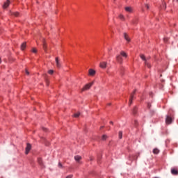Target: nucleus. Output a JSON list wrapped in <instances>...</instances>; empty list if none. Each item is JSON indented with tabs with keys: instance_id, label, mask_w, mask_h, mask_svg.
I'll use <instances>...</instances> for the list:
<instances>
[{
	"instance_id": "nucleus-1",
	"label": "nucleus",
	"mask_w": 178,
	"mask_h": 178,
	"mask_svg": "<svg viewBox=\"0 0 178 178\" xmlns=\"http://www.w3.org/2000/svg\"><path fill=\"white\" fill-rule=\"evenodd\" d=\"M94 84V82H90L89 83L86 84L83 88L81 89V92H84V91H87V90H90V88H91V87H92Z\"/></svg>"
},
{
	"instance_id": "nucleus-2",
	"label": "nucleus",
	"mask_w": 178,
	"mask_h": 178,
	"mask_svg": "<svg viewBox=\"0 0 178 178\" xmlns=\"http://www.w3.org/2000/svg\"><path fill=\"white\" fill-rule=\"evenodd\" d=\"M173 122V117L170 115H167L165 119V123L166 124H171V123Z\"/></svg>"
},
{
	"instance_id": "nucleus-3",
	"label": "nucleus",
	"mask_w": 178,
	"mask_h": 178,
	"mask_svg": "<svg viewBox=\"0 0 178 178\" xmlns=\"http://www.w3.org/2000/svg\"><path fill=\"white\" fill-rule=\"evenodd\" d=\"M31 150V145L30 143L26 144V147L25 149V154L27 155L29 152Z\"/></svg>"
},
{
	"instance_id": "nucleus-4",
	"label": "nucleus",
	"mask_w": 178,
	"mask_h": 178,
	"mask_svg": "<svg viewBox=\"0 0 178 178\" xmlns=\"http://www.w3.org/2000/svg\"><path fill=\"white\" fill-rule=\"evenodd\" d=\"M171 173L174 176H177V175H178V168L177 167H175V168H172L171 169Z\"/></svg>"
},
{
	"instance_id": "nucleus-5",
	"label": "nucleus",
	"mask_w": 178,
	"mask_h": 178,
	"mask_svg": "<svg viewBox=\"0 0 178 178\" xmlns=\"http://www.w3.org/2000/svg\"><path fill=\"white\" fill-rule=\"evenodd\" d=\"M116 59L118 63H123V57H122L121 54L118 55Z\"/></svg>"
},
{
	"instance_id": "nucleus-6",
	"label": "nucleus",
	"mask_w": 178,
	"mask_h": 178,
	"mask_svg": "<svg viewBox=\"0 0 178 178\" xmlns=\"http://www.w3.org/2000/svg\"><path fill=\"white\" fill-rule=\"evenodd\" d=\"M120 54H121L122 57L124 58V59H127L128 58V55H127V53H126V51H121L120 52Z\"/></svg>"
},
{
	"instance_id": "nucleus-7",
	"label": "nucleus",
	"mask_w": 178,
	"mask_h": 178,
	"mask_svg": "<svg viewBox=\"0 0 178 178\" xmlns=\"http://www.w3.org/2000/svg\"><path fill=\"white\" fill-rule=\"evenodd\" d=\"M108 65V63L105 62V61H103V62H101L100 64H99V67L102 68V69H106V65Z\"/></svg>"
},
{
	"instance_id": "nucleus-8",
	"label": "nucleus",
	"mask_w": 178,
	"mask_h": 178,
	"mask_svg": "<svg viewBox=\"0 0 178 178\" xmlns=\"http://www.w3.org/2000/svg\"><path fill=\"white\" fill-rule=\"evenodd\" d=\"M134 94H136V91H134L131 94V97H130V99H129V105H131V104H133V99H134Z\"/></svg>"
},
{
	"instance_id": "nucleus-9",
	"label": "nucleus",
	"mask_w": 178,
	"mask_h": 178,
	"mask_svg": "<svg viewBox=\"0 0 178 178\" xmlns=\"http://www.w3.org/2000/svg\"><path fill=\"white\" fill-rule=\"evenodd\" d=\"M10 4V1L9 0H7L6 2H4L3 5V9H6V8H8V6H9Z\"/></svg>"
},
{
	"instance_id": "nucleus-10",
	"label": "nucleus",
	"mask_w": 178,
	"mask_h": 178,
	"mask_svg": "<svg viewBox=\"0 0 178 178\" xmlns=\"http://www.w3.org/2000/svg\"><path fill=\"white\" fill-rule=\"evenodd\" d=\"M95 70H92V69H90L88 71V74L89 76H95Z\"/></svg>"
},
{
	"instance_id": "nucleus-11",
	"label": "nucleus",
	"mask_w": 178,
	"mask_h": 178,
	"mask_svg": "<svg viewBox=\"0 0 178 178\" xmlns=\"http://www.w3.org/2000/svg\"><path fill=\"white\" fill-rule=\"evenodd\" d=\"M125 10L128 13H133V8H131V7H125Z\"/></svg>"
},
{
	"instance_id": "nucleus-12",
	"label": "nucleus",
	"mask_w": 178,
	"mask_h": 178,
	"mask_svg": "<svg viewBox=\"0 0 178 178\" xmlns=\"http://www.w3.org/2000/svg\"><path fill=\"white\" fill-rule=\"evenodd\" d=\"M124 37L127 42H130V38H129V35H127V33H124Z\"/></svg>"
},
{
	"instance_id": "nucleus-13",
	"label": "nucleus",
	"mask_w": 178,
	"mask_h": 178,
	"mask_svg": "<svg viewBox=\"0 0 178 178\" xmlns=\"http://www.w3.org/2000/svg\"><path fill=\"white\" fill-rule=\"evenodd\" d=\"M56 63L57 67H60V63H59V58L58 57L56 58Z\"/></svg>"
},
{
	"instance_id": "nucleus-14",
	"label": "nucleus",
	"mask_w": 178,
	"mask_h": 178,
	"mask_svg": "<svg viewBox=\"0 0 178 178\" xmlns=\"http://www.w3.org/2000/svg\"><path fill=\"white\" fill-rule=\"evenodd\" d=\"M26 42H23L21 44V49H22V51H24V49H26Z\"/></svg>"
},
{
	"instance_id": "nucleus-15",
	"label": "nucleus",
	"mask_w": 178,
	"mask_h": 178,
	"mask_svg": "<svg viewBox=\"0 0 178 178\" xmlns=\"http://www.w3.org/2000/svg\"><path fill=\"white\" fill-rule=\"evenodd\" d=\"M74 159L76 161V162H79L81 159V156L77 155L74 156Z\"/></svg>"
},
{
	"instance_id": "nucleus-16",
	"label": "nucleus",
	"mask_w": 178,
	"mask_h": 178,
	"mask_svg": "<svg viewBox=\"0 0 178 178\" xmlns=\"http://www.w3.org/2000/svg\"><path fill=\"white\" fill-rule=\"evenodd\" d=\"M153 154H159V149L155 148L153 149Z\"/></svg>"
},
{
	"instance_id": "nucleus-17",
	"label": "nucleus",
	"mask_w": 178,
	"mask_h": 178,
	"mask_svg": "<svg viewBox=\"0 0 178 178\" xmlns=\"http://www.w3.org/2000/svg\"><path fill=\"white\" fill-rule=\"evenodd\" d=\"M140 58L142 59V60H143L145 62H146L147 61V59L145 58V56H144V54H140Z\"/></svg>"
},
{
	"instance_id": "nucleus-18",
	"label": "nucleus",
	"mask_w": 178,
	"mask_h": 178,
	"mask_svg": "<svg viewBox=\"0 0 178 178\" xmlns=\"http://www.w3.org/2000/svg\"><path fill=\"white\" fill-rule=\"evenodd\" d=\"M145 66H147V67H151V64H149V63L147 62V61H145Z\"/></svg>"
},
{
	"instance_id": "nucleus-19",
	"label": "nucleus",
	"mask_w": 178,
	"mask_h": 178,
	"mask_svg": "<svg viewBox=\"0 0 178 178\" xmlns=\"http://www.w3.org/2000/svg\"><path fill=\"white\" fill-rule=\"evenodd\" d=\"M119 19H120V20H124V16L122 14H120L119 15Z\"/></svg>"
},
{
	"instance_id": "nucleus-20",
	"label": "nucleus",
	"mask_w": 178,
	"mask_h": 178,
	"mask_svg": "<svg viewBox=\"0 0 178 178\" xmlns=\"http://www.w3.org/2000/svg\"><path fill=\"white\" fill-rule=\"evenodd\" d=\"M106 138H108V136L106 135H103L102 137V140H103V141H105Z\"/></svg>"
},
{
	"instance_id": "nucleus-21",
	"label": "nucleus",
	"mask_w": 178,
	"mask_h": 178,
	"mask_svg": "<svg viewBox=\"0 0 178 178\" xmlns=\"http://www.w3.org/2000/svg\"><path fill=\"white\" fill-rule=\"evenodd\" d=\"M79 116H80V113H76L74 114V118H79Z\"/></svg>"
},
{
	"instance_id": "nucleus-22",
	"label": "nucleus",
	"mask_w": 178,
	"mask_h": 178,
	"mask_svg": "<svg viewBox=\"0 0 178 178\" xmlns=\"http://www.w3.org/2000/svg\"><path fill=\"white\" fill-rule=\"evenodd\" d=\"M43 49H44V51H46L47 49V43H45V42H43Z\"/></svg>"
},
{
	"instance_id": "nucleus-23",
	"label": "nucleus",
	"mask_w": 178,
	"mask_h": 178,
	"mask_svg": "<svg viewBox=\"0 0 178 178\" xmlns=\"http://www.w3.org/2000/svg\"><path fill=\"white\" fill-rule=\"evenodd\" d=\"M31 52H33V54H37V49L33 48Z\"/></svg>"
},
{
	"instance_id": "nucleus-24",
	"label": "nucleus",
	"mask_w": 178,
	"mask_h": 178,
	"mask_svg": "<svg viewBox=\"0 0 178 178\" xmlns=\"http://www.w3.org/2000/svg\"><path fill=\"white\" fill-rule=\"evenodd\" d=\"M134 114L136 115L137 113V107H134L133 109Z\"/></svg>"
},
{
	"instance_id": "nucleus-25",
	"label": "nucleus",
	"mask_w": 178,
	"mask_h": 178,
	"mask_svg": "<svg viewBox=\"0 0 178 178\" xmlns=\"http://www.w3.org/2000/svg\"><path fill=\"white\" fill-rule=\"evenodd\" d=\"M48 73H49V74H54V70H49L48 71Z\"/></svg>"
},
{
	"instance_id": "nucleus-26",
	"label": "nucleus",
	"mask_w": 178,
	"mask_h": 178,
	"mask_svg": "<svg viewBox=\"0 0 178 178\" xmlns=\"http://www.w3.org/2000/svg\"><path fill=\"white\" fill-rule=\"evenodd\" d=\"M123 136V133L122 131L119 132V138H122V136Z\"/></svg>"
},
{
	"instance_id": "nucleus-27",
	"label": "nucleus",
	"mask_w": 178,
	"mask_h": 178,
	"mask_svg": "<svg viewBox=\"0 0 178 178\" xmlns=\"http://www.w3.org/2000/svg\"><path fill=\"white\" fill-rule=\"evenodd\" d=\"M145 8L147 10H149V6H148V4H145Z\"/></svg>"
},
{
	"instance_id": "nucleus-28",
	"label": "nucleus",
	"mask_w": 178,
	"mask_h": 178,
	"mask_svg": "<svg viewBox=\"0 0 178 178\" xmlns=\"http://www.w3.org/2000/svg\"><path fill=\"white\" fill-rule=\"evenodd\" d=\"M38 163L41 165L42 163V160L41 159H38Z\"/></svg>"
},
{
	"instance_id": "nucleus-29",
	"label": "nucleus",
	"mask_w": 178,
	"mask_h": 178,
	"mask_svg": "<svg viewBox=\"0 0 178 178\" xmlns=\"http://www.w3.org/2000/svg\"><path fill=\"white\" fill-rule=\"evenodd\" d=\"M45 81H46L47 86H49V81H48V79H46Z\"/></svg>"
},
{
	"instance_id": "nucleus-30",
	"label": "nucleus",
	"mask_w": 178,
	"mask_h": 178,
	"mask_svg": "<svg viewBox=\"0 0 178 178\" xmlns=\"http://www.w3.org/2000/svg\"><path fill=\"white\" fill-rule=\"evenodd\" d=\"M58 168H63V165H62V163H58Z\"/></svg>"
},
{
	"instance_id": "nucleus-31",
	"label": "nucleus",
	"mask_w": 178,
	"mask_h": 178,
	"mask_svg": "<svg viewBox=\"0 0 178 178\" xmlns=\"http://www.w3.org/2000/svg\"><path fill=\"white\" fill-rule=\"evenodd\" d=\"M14 15H15V16L17 17V16H19V13H15Z\"/></svg>"
},
{
	"instance_id": "nucleus-32",
	"label": "nucleus",
	"mask_w": 178,
	"mask_h": 178,
	"mask_svg": "<svg viewBox=\"0 0 178 178\" xmlns=\"http://www.w3.org/2000/svg\"><path fill=\"white\" fill-rule=\"evenodd\" d=\"M26 74L27 75L30 74V72H29V70H26Z\"/></svg>"
},
{
	"instance_id": "nucleus-33",
	"label": "nucleus",
	"mask_w": 178,
	"mask_h": 178,
	"mask_svg": "<svg viewBox=\"0 0 178 178\" xmlns=\"http://www.w3.org/2000/svg\"><path fill=\"white\" fill-rule=\"evenodd\" d=\"M73 177V176L72 175H68V176H67V177L66 178H72Z\"/></svg>"
},
{
	"instance_id": "nucleus-34",
	"label": "nucleus",
	"mask_w": 178,
	"mask_h": 178,
	"mask_svg": "<svg viewBox=\"0 0 178 178\" xmlns=\"http://www.w3.org/2000/svg\"><path fill=\"white\" fill-rule=\"evenodd\" d=\"M44 131H47V129L46 128H43Z\"/></svg>"
},
{
	"instance_id": "nucleus-35",
	"label": "nucleus",
	"mask_w": 178,
	"mask_h": 178,
	"mask_svg": "<svg viewBox=\"0 0 178 178\" xmlns=\"http://www.w3.org/2000/svg\"><path fill=\"white\" fill-rule=\"evenodd\" d=\"M164 41H168V39H167V38H165V39H164Z\"/></svg>"
},
{
	"instance_id": "nucleus-36",
	"label": "nucleus",
	"mask_w": 178,
	"mask_h": 178,
	"mask_svg": "<svg viewBox=\"0 0 178 178\" xmlns=\"http://www.w3.org/2000/svg\"><path fill=\"white\" fill-rule=\"evenodd\" d=\"M110 123H111V124H113V122H110Z\"/></svg>"
},
{
	"instance_id": "nucleus-37",
	"label": "nucleus",
	"mask_w": 178,
	"mask_h": 178,
	"mask_svg": "<svg viewBox=\"0 0 178 178\" xmlns=\"http://www.w3.org/2000/svg\"><path fill=\"white\" fill-rule=\"evenodd\" d=\"M164 9H166V6H165Z\"/></svg>"
},
{
	"instance_id": "nucleus-38",
	"label": "nucleus",
	"mask_w": 178,
	"mask_h": 178,
	"mask_svg": "<svg viewBox=\"0 0 178 178\" xmlns=\"http://www.w3.org/2000/svg\"><path fill=\"white\" fill-rule=\"evenodd\" d=\"M1 58H0V63H1Z\"/></svg>"
},
{
	"instance_id": "nucleus-39",
	"label": "nucleus",
	"mask_w": 178,
	"mask_h": 178,
	"mask_svg": "<svg viewBox=\"0 0 178 178\" xmlns=\"http://www.w3.org/2000/svg\"><path fill=\"white\" fill-rule=\"evenodd\" d=\"M148 107L149 108V104H148Z\"/></svg>"
},
{
	"instance_id": "nucleus-40",
	"label": "nucleus",
	"mask_w": 178,
	"mask_h": 178,
	"mask_svg": "<svg viewBox=\"0 0 178 178\" xmlns=\"http://www.w3.org/2000/svg\"><path fill=\"white\" fill-rule=\"evenodd\" d=\"M108 105H111V103H109Z\"/></svg>"
}]
</instances>
